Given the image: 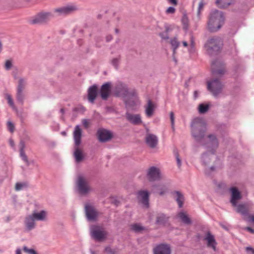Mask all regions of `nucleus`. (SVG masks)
<instances>
[{"instance_id":"obj_1","label":"nucleus","mask_w":254,"mask_h":254,"mask_svg":"<svg viewBox=\"0 0 254 254\" xmlns=\"http://www.w3.org/2000/svg\"><path fill=\"white\" fill-rule=\"evenodd\" d=\"M224 22V17L221 11L216 10L210 13L207 23V29L211 32L217 31Z\"/></svg>"},{"instance_id":"obj_2","label":"nucleus","mask_w":254,"mask_h":254,"mask_svg":"<svg viewBox=\"0 0 254 254\" xmlns=\"http://www.w3.org/2000/svg\"><path fill=\"white\" fill-rule=\"evenodd\" d=\"M81 129L79 126H75L73 132L75 144L73 155L76 162L78 163L82 161L84 157L82 149L79 148V145L81 143Z\"/></svg>"},{"instance_id":"obj_3","label":"nucleus","mask_w":254,"mask_h":254,"mask_svg":"<svg viewBox=\"0 0 254 254\" xmlns=\"http://www.w3.org/2000/svg\"><path fill=\"white\" fill-rule=\"evenodd\" d=\"M191 127L192 135L196 140H199L204 137L206 127L205 123L202 119H194Z\"/></svg>"},{"instance_id":"obj_4","label":"nucleus","mask_w":254,"mask_h":254,"mask_svg":"<svg viewBox=\"0 0 254 254\" xmlns=\"http://www.w3.org/2000/svg\"><path fill=\"white\" fill-rule=\"evenodd\" d=\"M90 233L92 238L99 242L105 240L108 236V232L105 229L99 225H92L90 228Z\"/></svg>"},{"instance_id":"obj_5","label":"nucleus","mask_w":254,"mask_h":254,"mask_svg":"<svg viewBox=\"0 0 254 254\" xmlns=\"http://www.w3.org/2000/svg\"><path fill=\"white\" fill-rule=\"evenodd\" d=\"M221 45V39L215 37L209 38L206 43L205 47L207 52L212 55L219 51Z\"/></svg>"},{"instance_id":"obj_6","label":"nucleus","mask_w":254,"mask_h":254,"mask_svg":"<svg viewBox=\"0 0 254 254\" xmlns=\"http://www.w3.org/2000/svg\"><path fill=\"white\" fill-rule=\"evenodd\" d=\"M77 185L79 192L82 194H87L91 190V188L88 181L83 176H79L78 177Z\"/></svg>"},{"instance_id":"obj_7","label":"nucleus","mask_w":254,"mask_h":254,"mask_svg":"<svg viewBox=\"0 0 254 254\" xmlns=\"http://www.w3.org/2000/svg\"><path fill=\"white\" fill-rule=\"evenodd\" d=\"M78 9V7L76 5L72 4L56 8L54 10V11L58 13V15H66L77 11Z\"/></svg>"},{"instance_id":"obj_8","label":"nucleus","mask_w":254,"mask_h":254,"mask_svg":"<svg viewBox=\"0 0 254 254\" xmlns=\"http://www.w3.org/2000/svg\"><path fill=\"white\" fill-rule=\"evenodd\" d=\"M207 89L214 96H217L221 91L222 85L218 79L208 82Z\"/></svg>"},{"instance_id":"obj_9","label":"nucleus","mask_w":254,"mask_h":254,"mask_svg":"<svg viewBox=\"0 0 254 254\" xmlns=\"http://www.w3.org/2000/svg\"><path fill=\"white\" fill-rule=\"evenodd\" d=\"M52 15L49 12H41L34 17L31 20L32 24H42L49 21Z\"/></svg>"},{"instance_id":"obj_10","label":"nucleus","mask_w":254,"mask_h":254,"mask_svg":"<svg viewBox=\"0 0 254 254\" xmlns=\"http://www.w3.org/2000/svg\"><path fill=\"white\" fill-rule=\"evenodd\" d=\"M85 210L87 218L90 221L96 220L99 215V212L90 204L85 205Z\"/></svg>"},{"instance_id":"obj_11","label":"nucleus","mask_w":254,"mask_h":254,"mask_svg":"<svg viewBox=\"0 0 254 254\" xmlns=\"http://www.w3.org/2000/svg\"><path fill=\"white\" fill-rule=\"evenodd\" d=\"M26 81L23 78H20L18 80V84L17 88L16 98L18 101L23 104L24 95L23 91L26 86Z\"/></svg>"},{"instance_id":"obj_12","label":"nucleus","mask_w":254,"mask_h":254,"mask_svg":"<svg viewBox=\"0 0 254 254\" xmlns=\"http://www.w3.org/2000/svg\"><path fill=\"white\" fill-rule=\"evenodd\" d=\"M153 254H171L170 246L167 244H160L153 249Z\"/></svg>"},{"instance_id":"obj_13","label":"nucleus","mask_w":254,"mask_h":254,"mask_svg":"<svg viewBox=\"0 0 254 254\" xmlns=\"http://www.w3.org/2000/svg\"><path fill=\"white\" fill-rule=\"evenodd\" d=\"M149 192L145 190H140L137 193V199L144 207H149Z\"/></svg>"},{"instance_id":"obj_14","label":"nucleus","mask_w":254,"mask_h":254,"mask_svg":"<svg viewBox=\"0 0 254 254\" xmlns=\"http://www.w3.org/2000/svg\"><path fill=\"white\" fill-rule=\"evenodd\" d=\"M97 136L100 142H104L112 138V134L109 130L105 129H100L97 131Z\"/></svg>"},{"instance_id":"obj_15","label":"nucleus","mask_w":254,"mask_h":254,"mask_svg":"<svg viewBox=\"0 0 254 254\" xmlns=\"http://www.w3.org/2000/svg\"><path fill=\"white\" fill-rule=\"evenodd\" d=\"M115 93L118 97H127L128 94L127 86L121 83H118L115 87Z\"/></svg>"},{"instance_id":"obj_16","label":"nucleus","mask_w":254,"mask_h":254,"mask_svg":"<svg viewBox=\"0 0 254 254\" xmlns=\"http://www.w3.org/2000/svg\"><path fill=\"white\" fill-rule=\"evenodd\" d=\"M147 175L150 181L157 180L160 178V170L155 167H151L148 169Z\"/></svg>"},{"instance_id":"obj_17","label":"nucleus","mask_w":254,"mask_h":254,"mask_svg":"<svg viewBox=\"0 0 254 254\" xmlns=\"http://www.w3.org/2000/svg\"><path fill=\"white\" fill-rule=\"evenodd\" d=\"M231 192V198L230 202L234 207L237 206L238 201L242 198L241 192L236 187H232L230 189Z\"/></svg>"},{"instance_id":"obj_18","label":"nucleus","mask_w":254,"mask_h":254,"mask_svg":"<svg viewBox=\"0 0 254 254\" xmlns=\"http://www.w3.org/2000/svg\"><path fill=\"white\" fill-rule=\"evenodd\" d=\"M24 224L26 231H30L35 228V220L31 214L28 215L25 217Z\"/></svg>"},{"instance_id":"obj_19","label":"nucleus","mask_w":254,"mask_h":254,"mask_svg":"<svg viewBox=\"0 0 254 254\" xmlns=\"http://www.w3.org/2000/svg\"><path fill=\"white\" fill-rule=\"evenodd\" d=\"M111 83L107 82L101 86L100 95L103 100H107L111 92Z\"/></svg>"},{"instance_id":"obj_20","label":"nucleus","mask_w":254,"mask_h":254,"mask_svg":"<svg viewBox=\"0 0 254 254\" xmlns=\"http://www.w3.org/2000/svg\"><path fill=\"white\" fill-rule=\"evenodd\" d=\"M204 240L207 242V247L212 248L214 251H216L217 243L214 236L209 231L206 233Z\"/></svg>"},{"instance_id":"obj_21","label":"nucleus","mask_w":254,"mask_h":254,"mask_svg":"<svg viewBox=\"0 0 254 254\" xmlns=\"http://www.w3.org/2000/svg\"><path fill=\"white\" fill-rule=\"evenodd\" d=\"M97 95V87L93 85L88 90V99L91 103H94Z\"/></svg>"},{"instance_id":"obj_22","label":"nucleus","mask_w":254,"mask_h":254,"mask_svg":"<svg viewBox=\"0 0 254 254\" xmlns=\"http://www.w3.org/2000/svg\"><path fill=\"white\" fill-rule=\"evenodd\" d=\"M146 144L151 148H154L158 142L157 137L152 134H147L145 137Z\"/></svg>"},{"instance_id":"obj_23","label":"nucleus","mask_w":254,"mask_h":254,"mask_svg":"<svg viewBox=\"0 0 254 254\" xmlns=\"http://www.w3.org/2000/svg\"><path fill=\"white\" fill-rule=\"evenodd\" d=\"M126 118L129 122L134 125H138L141 123V117L139 115H133L127 113Z\"/></svg>"},{"instance_id":"obj_24","label":"nucleus","mask_w":254,"mask_h":254,"mask_svg":"<svg viewBox=\"0 0 254 254\" xmlns=\"http://www.w3.org/2000/svg\"><path fill=\"white\" fill-rule=\"evenodd\" d=\"M236 211L241 214L248 216L249 214L250 205L248 204H240L237 205Z\"/></svg>"},{"instance_id":"obj_25","label":"nucleus","mask_w":254,"mask_h":254,"mask_svg":"<svg viewBox=\"0 0 254 254\" xmlns=\"http://www.w3.org/2000/svg\"><path fill=\"white\" fill-rule=\"evenodd\" d=\"M35 220L45 221L46 220L47 213L45 210H42L39 212H33L31 214Z\"/></svg>"},{"instance_id":"obj_26","label":"nucleus","mask_w":254,"mask_h":254,"mask_svg":"<svg viewBox=\"0 0 254 254\" xmlns=\"http://www.w3.org/2000/svg\"><path fill=\"white\" fill-rule=\"evenodd\" d=\"M169 217L164 214H159L156 217V223L158 225H166L168 221Z\"/></svg>"},{"instance_id":"obj_27","label":"nucleus","mask_w":254,"mask_h":254,"mask_svg":"<svg viewBox=\"0 0 254 254\" xmlns=\"http://www.w3.org/2000/svg\"><path fill=\"white\" fill-rule=\"evenodd\" d=\"M154 108V105L150 100H149L145 109V113L147 117H150L153 115Z\"/></svg>"},{"instance_id":"obj_28","label":"nucleus","mask_w":254,"mask_h":254,"mask_svg":"<svg viewBox=\"0 0 254 254\" xmlns=\"http://www.w3.org/2000/svg\"><path fill=\"white\" fill-rule=\"evenodd\" d=\"M233 0H217L216 4L220 8H225L230 5Z\"/></svg>"},{"instance_id":"obj_29","label":"nucleus","mask_w":254,"mask_h":254,"mask_svg":"<svg viewBox=\"0 0 254 254\" xmlns=\"http://www.w3.org/2000/svg\"><path fill=\"white\" fill-rule=\"evenodd\" d=\"M175 195L176 200L178 202L179 207H182L183 205L184 198L182 193L179 191H176L174 193Z\"/></svg>"},{"instance_id":"obj_30","label":"nucleus","mask_w":254,"mask_h":254,"mask_svg":"<svg viewBox=\"0 0 254 254\" xmlns=\"http://www.w3.org/2000/svg\"><path fill=\"white\" fill-rule=\"evenodd\" d=\"M178 217H179L180 218V219L181 220V221L186 224H190L191 221H190V218L188 217V216L184 212H180L178 214Z\"/></svg>"},{"instance_id":"obj_31","label":"nucleus","mask_w":254,"mask_h":254,"mask_svg":"<svg viewBox=\"0 0 254 254\" xmlns=\"http://www.w3.org/2000/svg\"><path fill=\"white\" fill-rule=\"evenodd\" d=\"M170 44L172 46L173 50V54H174L176 53V50L180 46V43L176 37H174L171 39Z\"/></svg>"},{"instance_id":"obj_32","label":"nucleus","mask_w":254,"mask_h":254,"mask_svg":"<svg viewBox=\"0 0 254 254\" xmlns=\"http://www.w3.org/2000/svg\"><path fill=\"white\" fill-rule=\"evenodd\" d=\"M168 190V188L165 185L158 186L156 189V192L162 195L164 194Z\"/></svg>"},{"instance_id":"obj_33","label":"nucleus","mask_w":254,"mask_h":254,"mask_svg":"<svg viewBox=\"0 0 254 254\" xmlns=\"http://www.w3.org/2000/svg\"><path fill=\"white\" fill-rule=\"evenodd\" d=\"M24 144L23 143H22V147L20 150V156L22 158V159L26 163L27 165H29V163L27 158L26 155L24 151Z\"/></svg>"},{"instance_id":"obj_34","label":"nucleus","mask_w":254,"mask_h":254,"mask_svg":"<svg viewBox=\"0 0 254 254\" xmlns=\"http://www.w3.org/2000/svg\"><path fill=\"white\" fill-rule=\"evenodd\" d=\"M130 229L135 232H140L144 229L142 226L138 224H133L131 225Z\"/></svg>"},{"instance_id":"obj_35","label":"nucleus","mask_w":254,"mask_h":254,"mask_svg":"<svg viewBox=\"0 0 254 254\" xmlns=\"http://www.w3.org/2000/svg\"><path fill=\"white\" fill-rule=\"evenodd\" d=\"M216 63H213L211 65V69L213 74H223L224 73V70L223 69H216L215 65Z\"/></svg>"},{"instance_id":"obj_36","label":"nucleus","mask_w":254,"mask_h":254,"mask_svg":"<svg viewBox=\"0 0 254 254\" xmlns=\"http://www.w3.org/2000/svg\"><path fill=\"white\" fill-rule=\"evenodd\" d=\"M208 137L211 141V144L212 147L214 148L217 147L218 145V142L215 136L213 134H210L208 136Z\"/></svg>"},{"instance_id":"obj_37","label":"nucleus","mask_w":254,"mask_h":254,"mask_svg":"<svg viewBox=\"0 0 254 254\" xmlns=\"http://www.w3.org/2000/svg\"><path fill=\"white\" fill-rule=\"evenodd\" d=\"M204 4L203 1L199 2L197 10L196 19L199 20L200 18L201 12L203 10Z\"/></svg>"},{"instance_id":"obj_38","label":"nucleus","mask_w":254,"mask_h":254,"mask_svg":"<svg viewBox=\"0 0 254 254\" xmlns=\"http://www.w3.org/2000/svg\"><path fill=\"white\" fill-rule=\"evenodd\" d=\"M208 109L209 106L203 104H200L198 107L199 112L201 114L206 113L208 111Z\"/></svg>"},{"instance_id":"obj_39","label":"nucleus","mask_w":254,"mask_h":254,"mask_svg":"<svg viewBox=\"0 0 254 254\" xmlns=\"http://www.w3.org/2000/svg\"><path fill=\"white\" fill-rule=\"evenodd\" d=\"M27 187V184L26 183H17L15 186V189L16 191H19Z\"/></svg>"},{"instance_id":"obj_40","label":"nucleus","mask_w":254,"mask_h":254,"mask_svg":"<svg viewBox=\"0 0 254 254\" xmlns=\"http://www.w3.org/2000/svg\"><path fill=\"white\" fill-rule=\"evenodd\" d=\"M6 99H7L8 104L9 105V106L11 107L13 109H16V107L14 106L11 96L9 94H7L6 95Z\"/></svg>"},{"instance_id":"obj_41","label":"nucleus","mask_w":254,"mask_h":254,"mask_svg":"<svg viewBox=\"0 0 254 254\" xmlns=\"http://www.w3.org/2000/svg\"><path fill=\"white\" fill-rule=\"evenodd\" d=\"M23 251L24 252L28 253V254H37V252L32 249H28L27 247L24 246L23 247Z\"/></svg>"},{"instance_id":"obj_42","label":"nucleus","mask_w":254,"mask_h":254,"mask_svg":"<svg viewBox=\"0 0 254 254\" xmlns=\"http://www.w3.org/2000/svg\"><path fill=\"white\" fill-rule=\"evenodd\" d=\"M170 120L171 122V126L173 129H174L175 126V116L173 112H171L170 113Z\"/></svg>"},{"instance_id":"obj_43","label":"nucleus","mask_w":254,"mask_h":254,"mask_svg":"<svg viewBox=\"0 0 254 254\" xmlns=\"http://www.w3.org/2000/svg\"><path fill=\"white\" fill-rule=\"evenodd\" d=\"M12 64L11 60H6L5 63L4 67L6 70H9L12 67Z\"/></svg>"},{"instance_id":"obj_44","label":"nucleus","mask_w":254,"mask_h":254,"mask_svg":"<svg viewBox=\"0 0 254 254\" xmlns=\"http://www.w3.org/2000/svg\"><path fill=\"white\" fill-rule=\"evenodd\" d=\"M246 221L252 223L254 225V215L252 214H249L247 217L245 218Z\"/></svg>"},{"instance_id":"obj_45","label":"nucleus","mask_w":254,"mask_h":254,"mask_svg":"<svg viewBox=\"0 0 254 254\" xmlns=\"http://www.w3.org/2000/svg\"><path fill=\"white\" fill-rule=\"evenodd\" d=\"M119 62H120V58H115L114 59L112 60V64L115 67H117L118 65V64L119 63Z\"/></svg>"},{"instance_id":"obj_46","label":"nucleus","mask_w":254,"mask_h":254,"mask_svg":"<svg viewBox=\"0 0 254 254\" xmlns=\"http://www.w3.org/2000/svg\"><path fill=\"white\" fill-rule=\"evenodd\" d=\"M105 252L106 253V254H115V251L112 249L110 247H107L105 250Z\"/></svg>"},{"instance_id":"obj_47","label":"nucleus","mask_w":254,"mask_h":254,"mask_svg":"<svg viewBox=\"0 0 254 254\" xmlns=\"http://www.w3.org/2000/svg\"><path fill=\"white\" fill-rule=\"evenodd\" d=\"M176 11V9L173 7H169L166 10V13L167 14H173Z\"/></svg>"},{"instance_id":"obj_48","label":"nucleus","mask_w":254,"mask_h":254,"mask_svg":"<svg viewBox=\"0 0 254 254\" xmlns=\"http://www.w3.org/2000/svg\"><path fill=\"white\" fill-rule=\"evenodd\" d=\"M7 127H8L9 130L11 132H13L14 131V125H13V124L10 122H7Z\"/></svg>"},{"instance_id":"obj_49","label":"nucleus","mask_w":254,"mask_h":254,"mask_svg":"<svg viewBox=\"0 0 254 254\" xmlns=\"http://www.w3.org/2000/svg\"><path fill=\"white\" fill-rule=\"evenodd\" d=\"M82 123L83 126L86 128H88L89 126V121L87 119H83L82 121Z\"/></svg>"},{"instance_id":"obj_50","label":"nucleus","mask_w":254,"mask_h":254,"mask_svg":"<svg viewBox=\"0 0 254 254\" xmlns=\"http://www.w3.org/2000/svg\"><path fill=\"white\" fill-rule=\"evenodd\" d=\"M75 111H78V112H81L83 113L85 111V108L83 106H80L78 107H76L75 108Z\"/></svg>"},{"instance_id":"obj_51","label":"nucleus","mask_w":254,"mask_h":254,"mask_svg":"<svg viewBox=\"0 0 254 254\" xmlns=\"http://www.w3.org/2000/svg\"><path fill=\"white\" fill-rule=\"evenodd\" d=\"M159 35L162 39H168L169 38L168 34H166L165 32L160 33Z\"/></svg>"},{"instance_id":"obj_52","label":"nucleus","mask_w":254,"mask_h":254,"mask_svg":"<svg viewBox=\"0 0 254 254\" xmlns=\"http://www.w3.org/2000/svg\"><path fill=\"white\" fill-rule=\"evenodd\" d=\"M165 33L166 34L168 33L169 31L172 30V28L171 26L168 24H166L165 25Z\"/></svg>"},{"instance_id":"obj_53","label":"nucleus","mask_w":254,"mask_h":254,"mask_svg":"<svg viewBox=\"0 0 254 254\" xmlns=\"http://www.w3.org/2000/svg\"><path fill=\"white\" fill-rule=\"evenodd\" d=\"M175 156H176V157L177 159L178 165L180 167L181 165V161L180 159L179 158V154L178 153H176L175 154Z\"/></svg>"},{"instance_id":"obj_54","label":"nucleus","mask_w":254,"mask_h":254,"mask_svg":"<svg viewBox=\"0 0 254 254\" xmlns=\"http://www.w3.org/2000/svg\"><path fill=\"white\" fill-rule=\"evenodd\" d=\"M167 0L171 4H172L174 5H177V0Z\"/></svg>"},{"instance_id":"obj_55","label":"nucleus","mask_w":254,"mask_h":254,"mask_svg":"<svg viewBox=\"0 0 254 254\" xmlns=\"http://www.w3.org/2000/svg\"><path fill=\"white\" fill-rule=\"evenodd\" d=\"M246 251H247V252H251L252 254H254V249H253L252 248L247 247L246 248Z\"/></svg>"},{"instance_id":"obj_56","label":"nucleus","mask_w":254,"mask_h":254,"mask_svg":"<svg viewBox=\"0 0 254 254\" xmlns=\"http://www.w3.org/2000/svg\"><path fill=\"white\" fill-rule=\"evenodd\" d=\"M107 42H110L113 39V37L111 35H109L106 37Z\"/></svg>"},{"instance_id":"obj_57","label":"nucleus","mask_w":254,"mask_h":254,"mask_svg":"<svg viewBox=\"0 0 254 254\" xmlns=\"http://www.w3.org/2000/svg\"><path fill=\"white\" fill-rule=\"evenodd\" d=\"M246 229L252 234L254 233V230L250 227L246 228Z\"/></svg>"},{"instance_id":"obj_58","label":"nucleus","mask_w":254,"mask_h":254,"mask_svg":"<svg viewBox=\"0 0 254 254\" xmlns=\"http://www.w3.org/2000/svg\"><path fill=\"white\" fill-rule=\"evenodd\" d=\"M15 254H22L20 249H17L15 251Z\"/></svg>"},{"instance_id":"obj_59","label":"nucleus","mask_w":254,"mask_h":254,"mask_svg":"<svg viewBox=\"0 0 254 254\" xmlns=\"http://www.w3.org/2000/svg\"><path fill=\"white\" fill-rule=\"evenodd\" d=\"M203 158L204 161L206 160V159L208 158V156L206 154H204L203 156Z\"/></svg>"},{"instance_id":"obj_60","label":"nucleus","mask_w":254,"mask_h":254,"mask_svg":"<svg viewBox=\"0 0 254 254\" xmlns=\"http://www.w3.org/2000/svg\"><path fill=\"white\" fill-rule=\"evenodd\" d=\"M183 44L184 47H187L188 46V43L186 41L183 42Z\"/></svg>"},{"instance_id":"obj_61","label":"nucleus","mask_w":254,"mask_h":254,"mask_svg":"<svg viewBox=\"0 0 254 254\" xmlns=\"http://www.w3.org/2000/svg\"><path fill=\"white\" fill-rule=\"evenodd\" d=\"M10 145L11 146H14V142H13V141L12 140H10Z\"/></svg>"},{"instance_id":"obj_62","label":"nucleus","mask_w":254,"mask_h":254,"mask_svg":"<svg viewBox=\"0 0 254 254\" xmlns=\"http://www.w3.org/2000/svg\"><path fill=\"white\" fill-rule=\"evenodd\" d=\"M2 45L1 41H0V53L2 51Z\"/></svg>"},{"instance_id":"obj_63","label":"nucleus","mask_w":254,"mask_h":254,"mask_svg":"<svg viewBox=\"0 0 254 254\" xmlns=\"http://www.w3.org/2000/svg\"><path fill=\"white\" fill-rule=\"evenodd\" d=\"M61 112L62 113V114H64V109H61Z\"/></svg>"},{"instance_id":"obj_64","label":"nucleus","mask_w":254,"mask_h":254,"mask_svg":"<svg viewBox=\"0 0 254 254\" xmlns=\"http://www.w3.org/2000/svg\"><path fill=\"white\" fill-rule=\"evenodd\" d=\"M115 32H116V33H118L119 32V29L116 28L115 29Z\"/></svg>"}]
</instances>
